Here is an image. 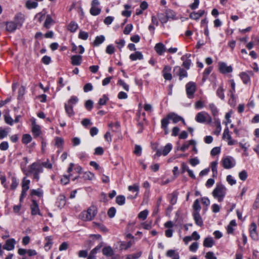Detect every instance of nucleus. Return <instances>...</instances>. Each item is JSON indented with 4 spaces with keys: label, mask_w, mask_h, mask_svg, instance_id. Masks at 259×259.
<instances>
[{
    "label": "nucleus",
    "mask_w": 259,
    "mask_h": 259,
    "mask_svg": "<svg viewBox=\"0 0 259 259\" xmlns=\"http://www.w3.org/2000/svg\"><path fill=\"white\" fill-rule=\"evenodd\" d=\"M30 182V180L26 179V178L24 177L22 183V189L28 190L29 188V185Z\"/></svg>",
    "instance_id": "obj_36"
},
{
    "label": "nucleus",
    "mask_w": 259,
    "mask_h": 259,
    "mask_svg": "<svg viewBox=\"0 0 259 259\" xmlns=\"http://www.w3.org/2000/svg\"><path fill=\"white\" fill-rule=\"evenodd\" d=\"M117 84L120 85H121L125 91H128V90H129L128 85L127 84H126L122 80L119 79L118 81Z\"/></svg>",
    "instance_id": "obj_58"
},
{
    "label": "nucleus",
    "mask_w": 259,
    "mask_h": 259,
    "mask_svg": "<svg viewBox=\"0 0 259 259\" xmlns=\"http://www.w3.org/2000/svg\"><path fill=\"white\" fill-rule=\"evenodd\" d=\"M45 15L44 13H42V12L37 14L35 17V18L40 23L42 21V20L45 18Z\"/></svg>",
    "instance_id": "obj_55"
},
{
    "label": "nucleus",
    "mask_w": 259,
    "mask_h": 259,
    "mask_svg": "<svg viewBox=\"0 0 259 259\" xmlns=\"http://www.w3.org/2000/svg\"><path fill=\"white\" fill-rule=\"evenodd\" d=\"M209 108L210 109L211 114L214 118H215L219 114V110L213 103L209 104Z\"/></svg>",
    "instance_id": "obj_27"
},
{
    "label": "nucleus",
    "mask_w": 259,
    "mask_h": 259,
    "mask_svg": "<svg viewBox=\"0 0 259 259\" xmlns=\"http://www.w3.org/2000/svg\"><path fill=\"white\" fill-rule=\"evenodd\" d=\"M204 10H199L197 12H192L190 14V18L194 20L199 19L204 14Z\"/></svg>",
    "instance_id": "obj_23"
},
{
    "label": "nucleus",
    "mask_w": 259,
    "mask_h": 259,
    "mask_svg": "<svg viewBox=\"0 0 259 259\" xmlns=\"http://www.w3.org/2000/svg\"><path fill=\"white\" fill-rule=\"evenodd\" d=\"M224 90L222 87H220L217 91V95L222 100L224 99Z\"/></svg>",
    "instance_id": "obj_48"
},
{
    "label": "nucleus",
    "mask_w": 259,
    "mask_h": 259,
    "mask_svg": "<svg viewBox=\"0 0 259 259\" xmlns=\"http://www.w3.org/2000/svg\"><path fill=\"white\" fill-rule=\"evenodd\" d=\"M189 162L192 166H195L199 163V160L197 158V157H195V158L190 159L189 160Z\"/></svg>",
    "instance_id": "obj_59"
},
{
    "label": "nucleus",
    "mask_w": 259,
    "mask_h": 259,
    "mask_svg": "<svg viewBox=\"0 0 259 259\" xmlns=\"http://www.w3.org/2000/svg\"><path fill=\"white\" fill-rule=\"evenodd\" d=\"M32 131L35 136H38L40 134V127L35 124V121L32 122Z\"/></svg>",
    "instance_id": "obj_25"
},
{
    "label": "nucleus",
    "mask_w": 259,
    "mask_h": 259,
    "mask_svg": "<svg viewBox=\"0 0 259 259\" xmlns=\"http://www.w3.org/2000/svg\"><path fill=\"white\" fill-rule=\"evenodd\" d=\"M196 91V84L193 81H190L186 85V91L188 98L192 99Z\"/></svg>",
    "instance_id": "obj_5"
},
{
    "label": "nucleus",
    "mask_w": 259,
    "mask_h": 259,
    "mask_svg": "<svg viewBox=\"0 0 259 259\" xmlns=\"http://www.w3.org/2000/svg\"><path fill=\"white\" fill-rule=\"evenodd\" d=\"M167 117L169 118V119L172 120L173 122L175 123H177L180 121H182L183 123L185 124V122L184 119L181 116L175 114V113H170L167 115Z\"/></svg>",
    "instance_id": "obj_13"
},
{
    "label": "nucleus",
    "mask_w": 259,
    "mask_h": 259,
    "mask_svg": "<svg viewBox=\"0 0 259 259\" xmlns=\"http://www.w3.org/2000/svg\"><path fill=\"white\" fill-rule=\"evenodd\" d=\"M257 227L255 223H252L250 227V234L251 237L254 240H257L258 237L256 233Z\"/></svg>",
    "instance_id": "obj_12"
},
{
    "label": "nucleus",
    "mask_w": 259,
    "mask_h": 259,
    "mask_svg": "<svg viewBox=\"0 0 259 259\" xmlns=\"http://www.w3.org/2000/svg\"><path fill=\"white\" fill-rule=\"evenodd\" d=\"M130 59L132 61H136L137 60H142L143 59V56L141 52H140L139 51H137L135 53L130 55Z\"/></svg>",
    "instance_id": "obj_21"
},
{
    "label": "nucleus",
    "mask_w": 259,
    "mask_h": 259,
    "mask_svg": "<svg viewBox=\"0 0 259 259\" xmlns=\"http://www.w3.org/2000/svg\"><path fill=\"white\" fill-rule=\"evenodd\" d=\"M158 18L160 21L162 23H165L168 20V18L166 16V15H165L163 14H159Z\"/></svg>",
    "instance_id": "obj_45"
},
{
    "label": "nucleus",
    "mask_w": 259,
    "mask_h": 259,
    "mask_svg": "<svg viewBox=\"0 0 259 259\" xmlns=\"http://www.w3.org/2000/svg\"><path fill=\"white\" fill-rule=\"evenodd\" d=\"M108 98L106 95H103V97L100 99L99 101V104L100 105H104L106 104L107 101H108Z\"/></svg>",
    "instance_id": "obj_54"
},
{
    "label": "nucleus",
    "mask_w": 259,
    "mask_h": 259,
    "mask_svg": "<svg viewBox=\"0 0 259 259\" xmlns=\"http://www.w3.org/2000/svg\"><path fill=\"white\" fill-rule=\"evenodd\" d=\"M4 117L5 121L7 124L10 125H12L13 124L14 120L11 118V117L8 115H5Z\"/></svg>",
    "instance_id": "obj_49"
},
{
    "label": "nucleus",
    "mask_w": 259,
    "mask_h": 259,
    "mask_svg": "<svg viewBox=\"0 0 259 259\" xmlns=\"http://www.w3.org/2000/svg\"><path fill=\"white\" fill-rule=\"evenodd\" d=\"M219 69L220 72L223 73H230L233 70L231 66H227L224 62H220L219 63Z\"/></svg>",
    "instance_id": "obj_10"
},
{
    "label": "nucleus",
    "mask_w": 259,
    "mask_h": 259,
    "mask_svg": "<svg viewBox=\"0 0 259 259\" xmlns=\"http://www.w3.org/2000/svg\"><path fill=\"white\" fill-rule=\"evenodd\" d=\"M196 120L199 123H204L206 122L208 124L212 122L211 116L205 112H202L197 113L195 118Z\"/></svg>",
    "instance_id": "obj_4"
},
{
    "label": "nucleus",
    "mask_w": 259,
    "mask_h": 259,
    "mask_svg": "<svg viewBox=\"0 0 259 259\" xmlns=\"http://www.w3.org/2000/svg\"><path fill=\"white\" fill-rule=\"evenodd\" d=\"M133 29V25L131 24H127L124 28L123 33L125 34H128L131 32Z\"/></svg>",
    "instance_id": "obj_50"
},
{
    "label": "nucleus",
    "mask_w": 259,
    "mask_h": 259,
    "mask_svg": "<svg viewBox=\"0 0 259 259\" xmlns=\"http://www.w3.org/2000/svg\"><path fill=\"white\" fill-rule=\"evenodd\" d=\"M223 138L228 140V144L229 145H233L235 144V142L233 141L231 138V136L229 134V131L228 127H227L223 133Z\"/></svg>",
    "instance_id": "obj_11"
},
{
    "label": "nucleus",
    "mask_w": 259,
    "mask_h": 259,
    "mask_svg": "<svg viewBox=\"0 0 259 259\" xmlns=\"http://www.w3.org/2000/svg\"><path fill=\"white\" fill-rule=\"evenodd\" d=\"M43 171V168L41 165L36 163H33L30 166L29 172L32 174H39Z\"/></svg>",
    "instance_id": "obj_8"
},
{
    "label": "nucleus",
    "mask_w": 259,
    "mask_h": 259,
    "mask_svg": "<svg viewBox=\"0 0 259 259\" xmlns=\"http://www.w3.org/2000/svg\"><path fill=\"white\" fill-rule=\"evenodd\" d=\"M15 243L14 239H9L6 241V244L3 246V248L7 250H12L14 248Z\"/></svg>",
    "instance_id": "obj_15"
},
{
    "label": "nucleus",
    "mask_w": 259,
    "mask_h": 259,
    "mask_svg": "<svg viewBox=\"0 0 259 259\" xmlns=\"http://www.w3.org/2000/svg\"><path fill=\"white\" fill-rule=\"evenodd\" d=\"M149 211L147 209H145L141 211L138 214V218L142 220H145L148 214Z\"/></svg>",
    "instance_id": "obj_40"
},
{
    "label": "nucleus",
    "mask_w": 259,
    "mask_h": 259,
    "mask_svg": "<svg viewBox=\"0 0 259 259\" xmlns=\"http://www.w3.org/2000/svg\"><path fill=\"white\" fill-rule=\"evenodd\" d=\"M239 177L241 180L245 181L247 177V172L245 170H242L239 172Z\"/></svg>",
    "instance_id": "obj_61"
},
{
    "label": "nucleus",
    "mask_w": 259,
    "mask_h": 259,
    "mask_svg": "<svg viewBox=\"0 0 259 259\" xmlns=\"http://www.w3.org/2000/svg\"><path fill=\"white\" fill-rule=\"evenodd\" d=\"M125 198L123 195H118L116 197V202L119 205H122L125 203Z\"/></svg>",
    "instance_id": "obj_33"
},
{
    "label": "nucleus",
    "mask_w": 259,
    "mask_h": 259,
    "mask_svg": "<svg viewBox=\"0 0 259 259\" xmlns=\"http://www.w3.org/2000/svg\"><path fill=\"white\" fill-rule=\"evenodd\" d=\"M115 51L114 47L112 45H108L106 49V52L109 54H112Z\"/></svg>",
    "instance_id": "obj_63"
},
{
    "label": "nucleus",
    "mask_w": 259,
    "mask_h": 259,
    "mask_svg": "<svg viewBox=\"0 0 259 259\" xmlns=\"http://www.w3.org/2000/svg\"><path fill=\"white\" fill-rule=\"evenodd\" d=\"M174 73L175 75L179 76L180 80H182L183 78L187 76V71L180 66H176L174 68Z\"/></svg>",
    "instance_id": "obj_9"
},
{
    "label": "nucleus",
    "mask_w": 259,
    "mask_h": 259,
    "mask_svg": "<svg viewBox=\"0 0 259 259\" xmlns=\"http://www.w3.org/2000/svg\"><path fill=\"white\" fill-rule=\"evenodd\" d=\"M115 213H116V209L114 207H112L109 209L107 213H108V216L110 218H112L114 217Z\"/></svg>",
    "instance_id": "obj_56"
},
{
    "label": "nucleus",
    "mask_w": 259,
    "mask_h": 259,
    "mask_svg": "<svg viewBox=\"0 0 259 259\" xmlns=\"http://www.w3.org/2000/svg\"><path fill=\"white\" fill-rule=\"evenodd\" d=\"M221 152V148L219 147H216L213 148L210 152L211 155L212 156H215L217 154H219Z\"/></svg>",
    "instance_id": "obj_57"
},
{
    "label": "nucleus",
    "mask_w": 259,
    "mask_h": 259,
    "mask_svg": "<svg viewBox=\"0 0 259 259\" xmlns=\"http://www.w3.org/2000/svg\"><path fill=\"white\" fill-rule=\"evenodd\" d=\"M94 174L90 171H85L83 175V178L85 180H92L94 178Z\"/></svg>",
    "instance_id": "obj_38"
},
{
    "label": "nucleus",
    "mask_w": 259,
    "mask_h": 259,
    "mask_svg": "<svg viewBox=\"0 0 259 259\" xmlns=\"http://www.w3.org/2000/svg\"><path fill=\"white\" fill-rule=\"evenodd\" d=\"M172 148V144L170 143L167 144L163 148L162 150H161L160 149H157L156 152L155 154L154 155V157H159L161 155L163 156H166L169 152L171 150Z\"/></svg>",
    "instance_id": "obj_6"
},
{
    "label": "nucleus",
    "mask_w": 259,
    "mask_h": 259,
    "mask_svg": "<svg viewBox=\"0 0 259 259\" xmlns=\"http://www.w3.org/2000/svg\"><path fill=\"white\" fill-rule=\"evenodd\" d=\"M89 35L88 32L85 31H80L78 34V37L83 40H86L88 39Z\"/></svg>",
    "instance_id": "obj_46"
},
{
    "label": "nucleus",
    "mask_w": 259,
    "mask_h": 259,
    "mask_svg": "<svg viewBox=\"0 0 259 259\" xmlns=\"http://www.w3.org/2000/svg\"><path fill=\"white\" fill-rule=\"evenodd\" d=\"M102 252L103 254L106 256H111L114 254L113 249L109 246L104 247Z\"/></svg>",
    "instance_id": "obj_24"
},
{
    "label": "nucleus",
    "mask_w": 259,
    "mask_h": 259,
    "mask_svg": "<svg viewBox=\"0 0 259 259\" xmlns=\"http://www.w3.org/2000/svg\"><path fill=\"white\" fill-rule=\"evenodd\" d=\"M18 185V182H17V179L15 177L12 178V183L11 185V189L12 190H15Z\"/></svg>",
    "instance_id": "obj_60"
},
{
    "label": "nucleus",
    "mask_w": 259,
    "mask_h": 259,
    "mask_svg": "<svg viewBox=\"0 0 259 259\" xmlns=\"http://www.w3.org/2000/svg\"><path fill=\"white\" fill-rule=\"evenodd\" d=\"M57 205L60 208H62L65 206V196H60L57 202Z\"/></svg>",
    "instance_id": "obj_32"
},
{
    "label": "nucleus",
    "mask_w": 259,
    "mask_h": 259,
    "mask_svg": "<svg viewBox=\"0 0 259 259\" xmlns=\"http://www.w3.org/2000/svg\"><path fill=\"white\" fill-rule=\"evenodd\" d=\"M78 28V25L74 22H71L68 26V29L71 32H75Z\"/></svg>",
    "instance_id": "obj_37"
},
{
    "label": "nucleus",
    "mask_w": 259,
    "mask_h": 259,
    "mask_svg": "<svg viewBox=\"0 0 259 259\" xmlns=\"http://www.w3.org/2000/svg\"><path fill=\"white\" fill-rule=\"evenodd\" d=\"M217 164L218 162L217 161H213L211 163V170L213 172V176L216 177L217 175Z\"/></svg>",
    "instance_id": "obj_43"
},
{
    "label": "nucleus",
    "mask_w": 259,
    "mask_h": 259,
    "mask_svg": "<svg viewBox=\"0 0 259 259\" xmlns=\"http://www.w3.org/2000/svg\"><path fill=\"white\" fill-rule=\"evenodd\" d=\"M198 247V244L197 242H193L189 247L190 251L195 252Z\"/></svg>",
    "instance_id": "obj_62"
},
{
    "label": "nucleus",
    "mask_w": 259,
    "mask_h": 259,
    "mask_svg": "<svg viewBox=\"0 0 259 259\" xmlns=\"http://www.w3.org/2000/svg\"><path fill=\"white\" fill-rule=\"evenodd\" d=\"M226 194V188L222 184H218L212 192V195L217 198L219 202H221Z\"/></svg>",
    "instance_id": "obj_3"
},
{
    "label": "nucleus",
    "mask_w": 259,
    "mask_h": 259,
    "mask_svg": "<svg viewBox=\"0 0 259 259\" xmlns=\"http://www.w3.org/2000/svg\"><path fill=\"white\" fill-rule=\"evenodd\" d=\"M124 7L125 10L122 12V15L126 17H130L132 14V12L128 10L131 8V6L129 5H125Z\"/></svg>",
    "instance_id": "obj_30"
},
{
    "label": "nucleus",
    "mask_w": 259,
    "mask_h": 259,
    "mask_svg": "<svg viewBox=\"0 0 259 259\" xmlns=\"http://www.w3.org/2000/svg\"><path fill=\"white\" fill-rule=\"evenodd\" d=\"M46 239L47 240V242L45 245V247L46 248V249H50L51 248V245L52 244V239L51 237H46Z\"/></svg>",
    "instance_id": "obj_51"
},
{
    "label": "nucleus",
    "mask_w": 259,
    "mask_h": 259,
    "mask_svg": "<svg viewBox=\"0 0 259 259\" xmlns=\"http://www.w3.org/2000/svg\"><path fill=\"white\" fill-rule=\"evenodd\" d=\"M214 244V241L211 237H207L203 241V246L206 247H211Z\"/></svg>",
    "instance_id": "obj_26"
},
{
    "label": "nucleus",
    "mask_w": 259,
    "mask_h": 259,
    "mask_svg": "<svg viewBox=\"0 0 259 259\" xmlns=\"http://www.w3.org/2000/svg\"><path fill=\"white\" fill-rule=\"evenodd\" d=\"M240 76L244 83L247 84L250 82V77L247 73L242 72L240 73Z\"/></svg>",
    "instance_id": "obj_29"
},
{
    "label": "nucleus",
    "mask_w": 259,
    "mask_h": 259,
    "mask_svg": "<svg viewBox=\"0 0 259 259\" xmlns=\"http://www.w3.org/2000/svg\"><path fill=\"white\" fill-rule=\"evenodd\" d=\"M101 12V9H99L98 7H95L94 6H92L91 8L90 9V13L93 16H96L99 15Z\"/></svg>",
    "instance_id": "obj_34"
},
{
    "label": "nucleus",
    "mask_w": 259,
    "mask_h": 259,
    "mask_svg": "<svg viewBox=\"0 0 259 259\" xmlns=\"http://www.w3.org/2000/svg\"><path fill=\"white\" fill-rule=\"evenodd\" d=\"M93 104L94 103L91 100H88L85 102L84 106L88 110L91 111L93 108Z\"/></svg>",
    "instance_id": "obj_44"
},
{
    "label": "nucleus",
    "mask_w": 259,
    "mask_h": 259,
    "mask_svg": "<svg viewBox=\"0 0 259 259\" xmlns=\"http://www.w3.org/2000/svg\"><path fill=\"white\" fill-rule=\"evenodd\" d=\"M105 40V37L103 35L98 36L96 37L94 41V45L95 46H98L101 44Z\"/></svg>",
    "instance_id": "obj_31"
},
{
    "label": "nucleus",
    "mask_w": 259,
    "mask_h": 259,
    "mask_svg": "<svg viewBox=\"0 0 259 259\" xmlns=\"http://www.w3.org/2000/svg\"><path fill=\"white\" fill-rule=\"evenodd\" d=\"M9 148V144L7 142L4 141L0 144V149L3 151H6Z\"/></svg>",
    "instance_id": "obj_53"
},
{
    "label": "nucleus",
    "mask_w": 259,
    "mask_h": 259,
    "mask_svg": "<svg viewBox=\"0 0 259 259\" xmlns=\"http://www.w3.org/2000/svg\"><path fill=\"white\" fill-rule=\"evenodd\" d=\"M222 164L225 168L230 169L234 166L235 163L232 157H226L223 158Z\"/></svg>",
    "instance_id": "obj_7"
},
{
    "label": "nucleus",
    "mask_w": 259,
    "mask_h": 259,
    "mask_svg": "<svg viewBox=\"0 0 259 259\" xmlns=\"http://www.w3.org/2000/svg\"><path fill=\"white\" fill-rule=\"evenodd\" d=\"M154 49L156 52L159 55H162L166 51L164 45L161 42L156 44L155 46Z\"/></svg>",
    "instance_id": "obj_16"
},
{
    "label": "nucleus",
    "mask_w": 259,
    "mask_h": 259,
    "mask_svg": "<svg viewBox=\"0 0 259 259\" xmlns=\"http://www.w3.org/2000/svg\"><path fill=\"white\" fill-rule=\"evenodd\" d=\"M97 208L96 206H91L87 211H82L79 214V218L83 221H89L92 220L97 213Z\"/></svg>",
    "instance_id": "obj_2"
},
{
    "label": "nucleus",
    "mask_w": 259,
    "mask_h": 259,
    "mask_svg": "<svg viewBox=\"0 0 259 259\" xmlns=\"http://www.w3.org/2000/svg\"><path fill=\"white\" fill-rule=\"evenodd\" d=\"M55 24V21L50 15L46 16V20L44 23V27L46 29H49Z\"/></svg>",
    "instance_id": "obj_19"
},
{
    "label": "nucleus",
    "mask_w": 259,
    "mask_h": 259,
    "mask_svg": "<svg viewBox=\"0 0 259 259\" xmlns=\"http://www.w3.org/2000/svg\"><path fill=\"white\" fill-rule=\"evenodd\" d=\"M24 22L23 15L21 13L17 14L14 17V20L6 23V30L13 32L16 29L20 28Z\"/></svg>",
    "instance_id": "obj_1"
},
{
    "label": "nucleus",
    "mask_w": 259,
    "mask_h": 259,
    "mask_svg": "<svg viewBox=\"0 0 259 259\" xmlns=\"http://www.w3.org/2000/svg\"><path fill=\"white\" fill-rule=\"evenodd\" d=\"M31 214L33 215H36L37 214L39 215H41V213L39 211V209L38 207V205L36 202V201L34 200H32V204L31 205Z\"/></svg>",
    "instance_id": "obj_18"
},
{
    "label": "nucleus",
    "mask_w": 259,
    "mask_h": 259,
    "mask_svg": "<svg viewBox=\"0 0 259 259\" xmlns=\"http://www.w3.org/2000/svg\"><path fill=\"white\" fill-rule=\"evenodd\" d=\"M193 216L195 224L198 226H202L203 225V222L199 212L194 211L193 213Z\"/></svg>",
    "instance_id": "obj_14"
},
{
    "label": "nucleus",
    "mask_w": 259,
    "mask_h": 259,
    "mask_svg": "<svg viewBox=\"0 0 259 259\" xmlns=\"http://www.w3.org/2000/svg\"><path fill=\"white\" fill-rule=\"evenodd\" d=\"M193 208L194 210V211L199 212V211L201 209V206L199 204V201L198 199H196L195 200L193 205Z\"/></svg>",
    "instance_id": "obj_41"
},
{
    "label": "nucleus",
    "mask_w": 259,
    "mask_h": 259,
    "mask_svg": "<svg viewBox=\"0 0 259 259\" xmlns=\"http://www.w3.org/2000/svg\"><path fill=\"white\" fill-rule=\"evenodd\" d=\"M165 15L168 18V19H174L176 16L175 12L171 10H167L165 12Z\"/></svg>",
    "instance_id": "obj_52"
},
{
    "label": "nucleus",
    "mask_w": 259,
    "mask_h": 259,
    "mask_svg": "<svg viewBox=\"0 0 259 259\" xmlns=\"http://www.w3.org/2000/svg\"><path fill=\"white\" fill-rule=\"evenodd\" d=\"M55 142V146L58 149V152L62 151L63 148L64 139L60 137H56Z\"/></svg>",
    "instance_id": "obj_17"
},
{
    "label": "nucleus",
    "mask_w": 259,
    "mask_h": 259,
    "mask_svg": "<svg viewBox=\"0 0 259 259\" xmlns=\"http://www.w3.org/2000/svg\"><path fill=\"white\" fill-rule=\"evenodd\" d=\"M205 257L206 259H217V257L214 256L213 252L211 251L206 253Z\"/></svg>",
    "instance_id": "obj_64"
},
{
    "label": "nucleus",
    "mask_w": 259,
    "mask_h": 259,
    "mask_svg": "<svg viewBox=\"0 0 259 259\" xmlns=\"http://www.w3.org/2000/svg\"><path fill=\"white\" fill-rule=\"evenodd\" d=\"M71 63L73 65H79L82 60V56L80 55H73L71 58Z\"/></svg>",
    "instance_id": "obj_20"
},
{
    "label": "nucleus",
    "mask_w": 259,
    "mask_h": 259,
    "mask_svg": "<svg viewBox=\"0 0 259 259\" xmlns=\"http://www.w3.org/2000/svg\"><path fill=\"white\" fill-rule=\"evenodd\" d=\"M128 190L130 191L136 192L138 194L139 191V185L138 184H135L133 186H129L128 187Z\"/></svg>",
    "instance_id": "obj_42"
},
{
    "label": "nucleus",
    "mask_w": 259,
    "mask_h": 259,
    "mask_svg": "<svg viewBox=\"0 0 259 259\" xmlns=\"http://www.w3.org/2000/svg\"><path fill=\"white\" fill-rule=\"evenodd\" d=\"M169 118L167 117V116L166 118L162 119L161 121V128L167 127L169 123Z\"/></svg>",
    "instance_id": "obj_47"
},
{
    "label": "nucleus",
    "mask_w": 259,
    "mask_h": 259,
    "mask_svg": "<svg viewBox=\"0 0 259 259\" xmlns=\"http://www.w3.org/2000/svg\"><path fill=\"white\" fill-rule=\"evenodd\" d=\"M214 123L216 125V130L213 132L214 134L218 136L220 135L222 128L220 120L219 118H214Z\"/></svg>",
    "instance_id": "obj_22"
},
{
    "label": "nucleus",
    "mask_w": 259,
    "mask_h": 259,
    "mask_svg": "<svg viewBox=\"0 0 259 259\" xmlns=\"http://www.w3.org/2000/svg\"><path fill=\"white\" fill-rule=\"evenodd\" d=\"M26 7L28 9H34L38 6L37 2H32L31 0H28L26 2Z\"/></svg>",
    "instance_id": "obj_28"
},
{
    "label": "nucleus",
    "mask_w": 259,
    "mask_h": 259,
    "mask_svg": "<svg viewBox=\"0 0 259 259\" xmlns=\"http://www.w3.org/2000/svg\"><path fill=\"white\" fill-rule=\"evenodd\" d=\"M32 140L31 136L29 134H24L23 135L22 142L23 143L27 144L30 143Z\"/></svg>",
    "instance_id": "obj_39"
},
{
    "label": "nucleus",
    "mask_w": 259,
    "mask_h": 259,
    "mask_svg": "<svg viewBox=\"0 0 259 259\" xmlns=\"http://www.w3.org/2000/svg\"><path fill=\"white\" fill-rule=\"evenodd\" d=\"M78 101V98L76 96H72L68 101V105L67 106L73 107Z\"/></svg>",
    "instance_id": "obj_35"
}]
</instances>
